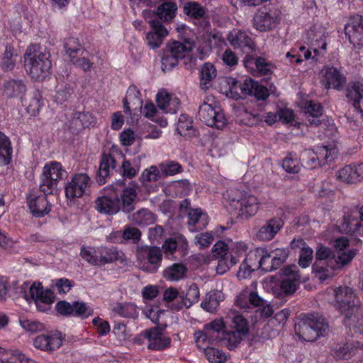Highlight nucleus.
<instances>
[{"label": "nucleus", "mask_w": 363, "mask_h": 363, "mask_svg": "<svg viewBox=\"0 0 363 363\" xmlns=\"http://www.w3.org/2000/svg\"><path fill=\"white\" fill-rule=\"evenodd\" d=\"M17 58L18 55L16 53L13 48L11 46H6L1 61V68L3 70H12L15 67Z\"/></svg>", "instance_id": "58"}, {"label": "nucleus", "mask_w": 363, "mask_h": 363, "mask_svg": "<svg viewBox=\"0 0 363 363\" xmlns=\"http://www.w3.org/2000/svg\"><path fill=\"white\" fill-rule=\"evenodd\" d=\"M21 289L24 298L28 303L33 301L38 311H48L55 301L54 293L50 289H44L40 282H25Z\"/></svg>", "instance_id": "8"}, {"label": "nucleus", "mask_w": 363, "mask_h": 363, "mask_svg": "<svg viewBox=\"0 0 363 363\" xmlns=\"http://www.w3.org/2000/svg\"><path fill=\"white\" fill-rule=\"evenodd\" d=\"M161 175L159 166L152 165L143 172L140 180L143 183L154 182L157 181L161 177Z\"/></svg>", "instance_id": "63"}, {"label": "nucleus", "mask_w": 363, "mask_h": 363, "mask_svg": "<svg viewBox=\"0 0 363 363\" xmlns=\"http://www.w3.org/2000/svg\"><path fill=\"white\" fill-rule=\"evenodd\" d=\"M67 175L66 170L60 162L50 161L45 164L40 177V189L45 195L52 194L58 183Z\"/></svg>", "instance_id": "9"}, {"label": "nucleus", "mask_w": 363, "mask_h": 363, "mask_svg": "<svg viewBox=\"0 0 363 363\" xmlns=\"http://www.w3.org/2000/svg\"><path fill=\"white\" fill-rule=\"evenodd\" d=\"M247 250L248 245L245 242L230 240V258H225L220 261L216 269L217 274L222 275L226 273L239 262L240 257L247 252Z\"/></svg>", "instance_id": "15"}, {"label": "nucleus", "mask_w": 363, "mask_h": 363, "mask_svg": "<svg viewBox=\"0 0 363 363\" xmlns=\"http://www.w3.org/2000/svg\"><path fill=\"white\" fill-rule=\"evenodd\" d=\"M115 167V160L110 155H104L101 159L99 177L100 182L105 183V179L109 175L110 169Z\"/></svg>", "instance_id": "56"}, {"label": "nucleus", "mask_w": 363, "mask_h": 363, "mask_svg": "<svg viewBox=\"0 0 363 363\" xmlns=\"http://www.w3.org/2000/svg\"><path fill=\"white\" fill-rule=\"evenodd\" d=\"M204 352L206 358L211 363H224L227 359L225 354L217 348L211 347Z\"/></svg>", "instance_id": "64"}, {"label": "nucleus", "mask_w": 363, "mask_h": 363, "mask_svg": "<svg viewBox=\"0 0 363 363\" xmlns=\"http://www.w3.org/2000/svg\"><path fill=\"white\" fill-rule=\"evenodd\" d=\"M333 257L327 263L315 262L313 272L318 279L325 281L333 277L335 271L351 262L357 255V250L350 247L349 240L340 237L334 240Z\"/></svg>", "instance_id": "3"}, {"label": "nucleus", "mask_w": 363, "mask_h": 363, "mask_svg": "<svg viewBox=\"0 0 363 363\" xmlns=\"http://www.w3.org/2000/svg\"><path fill=\"white\" fill-rule=\"evenodd\" d=\"M121 252L116 247H100V266L113 262L121 257Z\"/></svg>", "instance_id": "53"}, {"label": "nucleus", "mask_w": 363, "mask_h": 363, "mask_svg": "<svg viewBox=\"0 0 363 363\" xmlns=\"http://www.w3.org/2000/svg\"><path fill=\"white\" fill-rule=\"evenodd\" d=\"M321 165L333 162L336 157L338 150L335 144L315 146L313 147Z\"/></svg>", "instance_id": "40"}, {"label": "nucleus", "mask_w": 363, "mask_h": 363, "mask_svg": "<svg viewBox=\"0 0 363 363\" xmlns=\"http://www.w3.org/2000/svg\"><path fill=\"white\" fill-rule=\"evenodd\" d=\"M138 339L147 340V347L152 350H163L170 345L171 340L164 335L157 328H152L142 332Z\"/></svg>", "instance_id": "18"}, {"label": "nucleus", "mask_w": 363, "mask_h": 363, "mask_svg": "<svg viewBox=\"0 0 363 363\" xmlns=\"http://www.w3.org/2000/svg\"><path fill=\"white\" fill-rule=\"evenodd\" d=\"M336 228L340 233L363 236V224L357 219L356 214L344 216L340 225Z\"/></svg>", "instance_id": "30"}, {"label": "nucleus", "mask_w": 363, "mask_h": 363, "mask_svg": "<svg viewBox=\"0 0 363 363\" xmlns=\"http://www.w3.org/2000/svg\"><path fill=\"white\" fill-rule=\"evenodd\" d=\"M260 203L257 197L247 192H239L230 199V208L240 218L254 216L259 211Z\"/></svg>", "instance_id": "11"}, {"label": "nucleus", "mask_w": 363, "mask_h": 363, "mask_svg": "<svg viewBox=\"0 0 363 363\" xmlns=\"http://www.w3.org/2000/svg\"><path fill=\"white\" fill-rule=\"evenodd\" d=\"M306 38L310 45L308 49L306 50L304 46H301L299 48L301 54L298 56L288 52L286 57L290 58L291 60L294 59L296 63H300L303 60L301 58L302 55L304 60H309L311 58L315 59L325 52L329 34L325 27L317 23L313 25L306 30Z\"/></svg>", "instance_id": "5"}, {"label": "nucleus", "mask_w": 363, "mask_h": 363, "mask_svg": "<svg viewBox=\"0 0 363 363\" xmlns=\"http://www.w3.org/2000/svg\"><path fill=\"white\" fill-rule=\"evenodd\" d=\"M230 44L245 51H252L254 49V43L247 34L240 30H233L228 35Z\"/></svg>", "instance_id": "27"}, {"label": "nucleus", "mask_w": 363, "mask_h": 363, "mask_svg": "<svg viewBox=\"0 0 363 363\" xmlns=\"http://www.w3.org/2000/svg\"><path fill=\"white\" fill-rule=\"evenodd\" d=\"M96 208L100 213L113 215L120 211V201L118 196L111 198L108 196H101L96 201Z\"/></svg>", "instance_id": "35"}, {"label": "nucleus", "mask_w": 363, "mask_h": 363, "mask_svg": "<svg viewBox=\"0 0 363 363\" xmlns=\"http://www.w3.org/2000/svg\"><path fill=\"white\" fill-rule=\"evenodd\" d=\"M278 23V17L274 11L259 10L254 18V26L259 31H266L274 28Z\"/></svg>", "instance_id": "24"}, {"label": "nucleus", "mask_w": 363, "mask_h": 363, "mask_svg": "<svg viewBox=\"0 0 363 363\" xmlns=\"http://www.w3.org/2000/svg\"><path fill=\"white\" fill-rule=\"evenodd\" d=\"M302 108L308 118H313L312 119L308 118L309 123L318 125L319 121L317 118L323 114V107L320 104L308 101L304 104Z\"/></svg>", "instance_id": "47"}, {"label": "nucleus", "mask_w": 363, "mask_h": 363, "mask_svg": "<svg viewBox=\"0 0 363 363\" xmlns=\"http://www.w3.org/2000/svg\"><path fill=\"white\" fill-rule=\"evenodd\" d=\"M282 167L289 174H297L300 172L302 164L296 155L289 153L283 160Z\"/></svg>", "instance_id": "57"}, {"label": "nucleus", "mask_w": 363, "mask_h": 363, "mask_svg": "<svg viewBox=\"0 0 363 363\" xmlns=\"http://www.w3.org/2000/svg\"><path fill=\"white\" fill-rule=\"evenodd\" d=\"M204 38L206 41L204 45L201 46L199 45L197 48V50L199 55L200 59H203L210 53L212 46H218L221 47L223 45H225V40L223 38L220 37L218 34L213 35H206Z\"/></svg>", "instance_id": "42"}, {"label": "nucleus", "mask_w": 363, "mask_h": 363, "mask_svg": "<svg viewBox=\"0 0 363 363\" xmlns=\"http://www.w3.org/2000/svg\"><path fill=\"white\" fill-rule=\"evenodd\" d=\"M217 71L214 65L209 62L205 63L201 69L200 86L206 89L211 86L212 80L216 77Z\"/></svg>", "instance_id": "51"}, {"label": "nucleus", "mask_w": 363, "mask_h": 363, "mask_svg": "<svg viewBox=\"0 0 363 363\" xmlns=\"http://www.w3.org/2000/svg\"><path fill=\"white\" fill-rule=\"evenodd\" d=\"M143 104L142 96L140 90L135 85H130L123 99V108L126 114H130L131 106H135V108Z\"/></svg>", "instance_id": "38"}, {"label": "nucleus", "mask_w": 363, "mask_h": 363, "mask_svg": "<svg viewBox=\"0 0 363 363\" xmlns=\"http://www.w3.org/2000/svg\"><path fill=\"white\" fill-rule=\"evenodd\" d=\"M316 154L314 148L306 149L301 153V158L308 168L313 169L322 166Z\"/></svg>", "instance_id": "59"}, {"label": "nucleus", "mask_w": 363, "mask_h": 363, "mask_svg": "<svg viewBox=\"0 0 363 363\" xmlns=\"http://www.w3.org/2000/svg\"><path fill=\"white\" fill-rule=\"evenodd\" d=\"M26 91V86L21 79H11L4 84L1 94L6 98L21 99Z\"/></svg>", "instance_id": "32"}, {"label": "nucleus", "mask_w": 363, "mask_h": 363, "mask_svg": "<svg viewBox=\"0 0 363 363\" xmlns=\"http://www.w3.org/2000/svg\"><path fill=\"white\" fill-rule=\"evenodd\" d=\"M328 294L332 295V304L344 314V325L348 328L363 333V308L356 303L354 290L343 286L328 289Z\"/></svg>", "instance_id": "2"}, {"label": "nucleus", "mask_w": 363, "mask_h": 363, "mask_svg": "<svg viewBox=\"0 0 363 363\" xmlns=\"http://www.w3.org/2000/svg\"><path fill=\"white\" fill-rule=\"evenodd\" d=\"M193 128V121L186 114H181L178 118L176 130L180 135H187Z\"/></svg>", "instance_id": "62"}, {"label": "nucleus", "mask_w": 363, "mask_h": 363, "mask_svg": "<svg viewBox=\"0 0 363 363\" xmlns=\"http://www.w3.org/2000/svg\"><path fill=\"white\" fill-rule=\"evenodd\" d=\"M212 252L213 256L218 259V264H219L220 261L223 259L227 258L229 259L230 256V240L228 243H226L225 241L219 240L216 242L212 248Z\"/></svg>", "instance_id": "60"}, {"label": "nucleus", "mask_w": 363, "mask_h": 363, "mask_svg": "<svg viewBox=\"0 0 363 363\" xmlns=\"http://www.w3.org/2000/svg\"><path fill=\"white\" fill-rule=\"evenodd\" d=\"M188 242L185 237L179 235L167 239L162 245V250L165 256L170 258L177 249L182 255H185L188 252Z\"/></svg>", "instance_id": "26"}, {"label": "nucleus", "mask_w": 363, "mask_h": 363, "mask_svg": "<svg viewBox=\"0 0 363 363\" xmlns=\"http://www.w3.org/2000/svg\"><path fill=\"white\" fill-rule=\"evenodd\" d=\"M224 294L218 290H213L208 292L205 299L201 303V307L210 313L216 311L220 303L224 300Z\"/></svg>", "instance_id": "43"}, {"label": "nucleus", "mask_w": 363, "mask_h": 363, "mask_svg": "<svg viewBox=\"0 0 363 363\" xmlns=\"http://www.w3.org/2000/svg\"><path fill=\"white\" fill-rule=\"evenodd\" d=\"M50 55L42 51L38 45H30L24 54V67L27 74L34 81L43 82L51 74Z\"/></svg>", "instance_id": "4"}, {"label": "nucleus", "mask_w": 363, "mask_h": 363, "mask_svg": "<svg viewBox=\"0 0 363 363\" xmlns=\"http://www.w3.org/2000/svg\"><path fill=\"white\" fill-rule=\"evenodd\" d=\"M149 24L150 30L146 35L147 44L151 49L159 48L164 39L168 35L169 31L157 20L150 21Z\"/></svg>", "instance_id": "20"}, {"label": "nucleus", "mask_w": 363, "mask_h": 363, "mask_svg": "<svg viewBox=\"0 0 363 363\" xmlns=\"http://www.w3.org/2000/svg\"><path fill=\"white\" fill-rule=\"evenodd\" d=\"M198 116L201 121L210 127L221 129L226 125L224 113L213 99L208 98V101L200 105Z\"/></svg>", "instance_id": "12"}, {"label": "nucleus", "mask_w": 363, "mask_h": 363, "mask_svg": "<svg viewBox=\"0 0 363 363\" xmlns=\"http://www.w3.org/2000/svg\"><path fill=\"white\" fill-rule=\"evenodd\" d=\"M253 255L256 262L259 259L257 269L259 268L264 272H272L277 269L272 254L267 248L257 247Z\"/></svg>", "instance_id": "34"}, {"label": "nucleus", "mask_w": 363, "mask_h": 363, "mask_svg": "<svg viewBox=\"0 0 363 363\" xmlns=\"http://www.w3.org/2000/svg\"><path fill=\"white\" fill-rule=\"evenodd\" d=\"M143 312L152 323L160 327L165 328L167 326V316L169 313L167 311L161 310L157 306L147 305Z\"/></svg>", "instance_id": "37"}, {"label": "nucleus", "mask_w": 363, "mask_h": 363, "mask_svg": "<svg viewBox=\"0 0 363 363\" xmlns=\"http://www.w3.org/2000/svg\"><path fill=\"white\" fill-rule=\"evenodd\" d=\"M194 46V43L190 40H186L184 43L174 41L167 45V50L179 60L190 56Z\"/></svg>", "instance_id": "39"}, {"label": "nucleus", "mask_w": 363, "mask_h": 363, "mask_svg": "<svg viewBox=\"0 0 363 363\" xmlns=\"http://www.w3.org/2000/svg\"><path fill=\"white\" fill-rule=\"evenodd\" d=\"M283 225L284 221L281 218H271L258 230L256 237L261 241H270L274 239Z\"/></svg>", "instance_id": "23"}, {"label": "nucleus", "mask_w": 363, "mask_h": 363, "mask_svg": "<svg viewBox=\"0 0 363 363\" xmlns=\"http://www.w3.org/2000/svg\"><path fill=\"white\" fill-rule=\"evenodd\" d=\"M194 338L199 349L204 352L217 340L216 335H211L204 328L202 330L195 332Z\"/></svg>", "instance_id": "52"}, {"label": "nucleus", "mask_w": 363, "mask_h": 363, "mask_svg": "<svg viewBox=\"0 0 363 363\" xmlns=\"http://www.w3.org/2000/svg\"><path fill=\"white\" fill-rule=\"evenodd\" d=\"M141 114L146 118L155 122L161 127L167 125V120L163 116H160L157 108L152 101H146L140 106Z\"/></svg>", "instance_id": "36"}, {"label": "nucleus", "mask_w": 363, "mask_h": 363, "mask_svg": "<svg viewBox=\"0 0 363 363\" xmlns=\"http://www.w3.org/2000/svg\"><path fill=\"white\" fill-rule=\"evenodd\" d=\"M223 82L226 87L222 92L226 96L235 100L244 96H253L258 100H264L269 95V90L266 86L252 78H247L242 83H240L235 78L228 77Z\"/></svg>", "instance_id": "6"}, {"label": "nucleus", "mask_w": 363, "mask_h": 363, "mask_svg": "<svg viewBox=\"0 0 363 363\" xmlns=\"http://www.w3.org/2000/svg\"><path fill=\"white\" fill-rule=\"evenodd\" d=\"M349 329L363 335V333L355 331L352 328ZM360 339H363V336ZM359 350H363V340L361 342L358 340H352L335 344L333 346L331 354L337 359H348L354 355Z\"/></svg>", "instance_id": "17"}, {"label": "nucleus", "mask_w": 363, "mask_h": 363, "mask_svg": "<svg viewBox=\"0 0 363 363\" xmlns=\"http://www.w3.org/2000/svg\"><path fill=\"white\" fill-rule=\"evenodd\" d=\"M328 325L325 319L318 313L304 315L294 325L296 335L301 340L313 342L325 335Z\"/></svg>", "instance_id": "7"}, {"label": "nucleus", "mask_w": 363, "mask_h": 363, "mask_svg": "<svg viewBox=\"0 0 363 363\" xmlns=\"http://www.w3.org/2000/svg\"><path fill=\"white\" fill-rule=\"evenodd\" d=\"M208 216L201 208L191 209L188 213V228L191 232L204 229L208 223Z\"/></svg>", "instance_id": "29"}, {"label": "nucleus", "mask_w": 363, "mask_h": 363, "mask_svg": "<svg viewBox=\"0 0 363 363\" xmlns=\"http://www.w3.org/2000/svg\"><path fill=\"white\" fill-rule=\"evenodd\" d=\"M203 328L211 335H216V340L221 333L222 340L230 350L238 347L249 333L247 320L238 313L228 315L225 322L223 318L215 319L204 325Z\"/></svg>", "instance_id": "1"}, {"label": "nucleus", "mask_w": 363, "mask_h": 363, "mask_svg": "<svg viewBox=\"0 0 363 363\" xmlns=\"http://www.w3.org/2000/svg\"><path fill=\"white\" fill-rule=\"evenodd\" d=\"M133 220L139 225H149L154 223L155 217L149 210L141 209L133 214Z\"/></svg>", "instance_id": "61"}, {"label": "nucleus", "mask_w": 363, "mask_h": 363, "mask_svg": "<svg viewBox=\"0 0 363 363\" xmlns=\"http://www.w3.org/2000/svg\"><path fill=\"white\" fill-rule=\"evenodd\" d=\"M299 281L300 275L298 267L293 265L286 267L282 269L279 288L274 287V282L272 280L266 282V284H269L272 287L273 294L276 296H279L294 294L298 288Z\"/></svg>", "instance_id": "10"}, {"label": "nucleus", "mask_w": 363, "mask_h": 363, "mask_svg": "<svg viewBox=\"0 0 363 363\" xmlns=\"http://www.w3.org/2000/svg\"><path fill=\"white\" fill-rule=\"evenodd\" d=\"M257 262L255 260L253 253L248 254L240 266L237 277L239 279L249 278L251 274L257 269Z\"/></svg>", "instance_id": "45"}, {"label": "nucleus", "mask_w": 363, "mask_h": 363, "mask_svg": "<svg viewBox=\"0 0 363 363\" xmlns=\"http://www.w3.org/2000/svg\"><path fill=\"white\" fill-rule=\"evenodd\" d=\"M91 183L92 181L86 173L74 174L65 187L67 200L72 201L87 194Z\"/></svg>", "instance_id": "14"}, {"label": "nucleus", "mask_w": 363, "mask_h": 363, "mask_svg": "<svg viewBox=\"0 0 363 363\" xmlns=\"http://www.w3.org/2000/svg\"><path fill=\"white\" fill-rule=\"evenodd\" d=\"M187 269L185 265L175 263L167 267L163 272L164 277L170 281H177L183 279Z\"/></svg>", "instance_id": "50"}, {"label": "nucleus", "mask_w": 363, "mask_h": 363, "mask_svg": "<svg viewBox=\"0 0 363 363\" xmlns=\"http://www.w3.org/2000/svg\"><path fill=\"white\" fill-rule=\"evenodd\" d=\"M65 48L66 53L70 58V61L86 53L78 40L74 38H69L66 40Z\"/></svg>", "instance_id": "55"}, {"label": "nucleus", "mask_w": 363, "mask_h": 363, "mask_svg": "<svg viewBox=\"0 0 363 363\" xmlns=\"http://www.w3.org/2000/svg\"><path fill=\"white\" fill-rule=\"evenodd\" d=\"M162 259V250L158 247L145 246L137 252L138 266L147 272H157L161 266Z\"/></svg>", "instance_id": "13"}, {"label": "nucleus", "mask_w": 363, "mask_h": 363, "mask_svg": "<svg viewBox=\"0 0 363 363\" xmlns=\"http://www.w3.org/2000/svg\"><path fill=\"white\" fill-rule=\"evenodd\" d=\"M155 99L158 108L166 113H176L181 106L178 97L164 89L158 91Z\"/></svg>", "instance_id": "19"}, {"label": "nucleus", "mask_w": 363, "mask_h": 363, "mask_svg": "<svg viewBox=\"0 0 363 363\" xmlns=\"http://www.w3.org/2000/svg\"><path fill=\"white\" fill-rule=\"evenodd\" d=\"M81 257L92 265L100 266V247L83 246L80 251Z\"/></svg>", "instance_id": "54"}, {"label": "nucleus", "mask_w": 363, "mask_h": 363, "mask_svg": "<svg viewBox=\"0 0 363 363\" xmlns=\"http://www.w3.org/2000/svg\"><path fill=\"white\" fill-rule=\"evenodd\" d=\"M235 304L241 310L246 311L252 307H259V306L264 305V299L259 297L256 292L245 289L237 296Z\"/></svg>", "instance_id": "25"}, {"label": "nucleus", "mask_w": 363, "mask_h": 363, "mask_svg": "<svg viewBox=\"0 0 363 363\" xmlns=\"http://www.w3.org/2000/svg\"><path fill=\"white\" fill-rule=\"evenodd\" d=\"M177 11L175 1H167L160 5L157 9V16L164 21H171Z\"/></svg>", "instance_id": "48"}, {"label": "nucleus", "mask_w": 363, "mask_h": 363, "mask_svg": "<svg viewBox=\"0 0 363 363\" xmlns=\"http://www.w3.org/2000/svg\"><path fill=\"white\" fill-rule=\"evenodd\" d=\"M182 299L178 303H172L171 308L174 311H179L184 307L189 308L193 304L197 303L200 298V293L199 287L196 284H191L186 292H182L179 295Z\"/></svg>", "instance_id": "28"}, {"label": "nucleus", "mask_w": 363, "mask_h": 363, "mask_svg": "<svg viewBox=\"0 0 363 363\" xmlns=\"http://www.w3.org/2000/svg\"><path fill=\"white\" fill-rule=\"evenodd\" d=\"M323 81L326 89L342 88L345 82V78L337 68L333 67H326L325 69Z\"/></svg>", "instance_id": "33"}, {"label": "nucleus", "mask_w": 363, "mask_h": 363, "mask_svg": "<svg viewBox=\"0 0 363 363\" xmlns=\"http://www.w3.org/2000/svg\"><path fill=\"white\" fill-rule=\"evenodd\" d=\"M13 147L9 137L0 132V167L9 164L12 160Z\"/></svg>", "instance_id": "41"}, {"label": "nucleus", "mask_w": 363, "mask_h": 363, "mask_svg": "<svg viewBox=\"0 0 363 363\" xmlns=\"http://www.w3.org/2000/svg\"><path fill=\"white\" fill-rule=\"evenodd\" d=\"M28 205L31 213L35 217H43L51 210L50 205L45 196L29 197Z\"/></svg>", "instance_id": "31"}, {"label": "nucleus", "mask_w": 363, "mask_h": 363, "mask_svg": "<svg viewBox=\"0 0 363 363\" xmlns=\"http://www.w3.org/2000/svg\"><path fill=\"white\" fill-rule=\"evenodd\" d=\"M137 196L136 190L132 187L124 189L120 198V208L126 213H129L135 209V201Z\"/></svg>", "instance_id": "44"}, {"label": "nucleus", "mask_w": 363, "mask_h": 363, "mask_svg": "<svg viewBox=\"0 0 363 363\" xmlns=\"http://www.w3.org/2000/svg\"><path fill=\"white\" fill-rule=\"evenodd\" d=\"M112 312L123 318H135L138 316L137 306L133 303H116L112 305Z\"/></svg>", "instance_id": "46"}, {"label": "nucleus", "mask_w": 363, "mask_h": 363, "mask_svg": "<svg viewBox=\"0 0 363 363\" xmlns=\"http://www.w3.org/2000/svg\"><path fill=\"white\" fill-rule=\"evenodd\" d=\"M345 33L354 48L363 52V17L352 16L345 26Z\"/></svg>", "instance_id": "16"}, {"label": "nucleus", "mask_w": 363, "mask_h": 363, "mask_svg": "<svg viewBox=\"0 0 363 363\" xmlns=\"http://www.w3.org/2000/svg\"><path fill=\"white\" fill-rule=\"evenodd\" d=\"M335 176L338 181L345 184H354L358 183L354 164H347L340 169L336 172Z\"/></svg>", "instance_id": "49"}, {"label": "nucleus", "mask_w": 363, "mask_h": 363, "mask_svg": "<svg viewBox=\"0 0 363 363\" xmlns=\"http://www.w3.org/2000/svg\"><path fill=\"white\" fill-rule=\"evenodd\" d=\"M346 98L348 103L363 118V82L356 81L350 83L346 89Z\"/></svg>", "instance_id": "21"}, {"label": "nucleus", "mask_w": 363, "mask_h": 363, "mask_svg": "<svg viewBox=\"0 0 363 363\" xmlns=\"http://www.w3.org/2000/svg\"><path fill=\"white\" fill-rule=\"evenodd\" d=\"M62 343V337L58 332L40 335L33 340V345L35 348L46 352L57 350Z\"/></svg>", "instance_id": "22"}]
</instances>
